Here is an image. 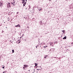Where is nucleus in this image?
<instances>
[{
    "label": "nucleus",
    "mask_w": 73,
    "mask_h": 73,
    "mask_svg": "<svg viewBox=\"0 0 73 73\" xmlns=\"http://www.w3.org/2000/svg\"><path fill=\"white\" fill-rule=\"evenodd\" d=\"M7 7H11V3H8L7 4Z\"/></svg>",
    "instance_id": "nucleus-1"
},
{
    "label": "nucleus",
    "mask_w": 73,
    "mask_h": 73,
    "mask_svg": "<svg viewBox=\"0 0 73 73\" xmlns=\"http://www.w3.org/2000/svg\"><path fill=\"white\" fill-rule=\"evenodd\" d=\"M23 66L25 68H27V67H28V65H26L25 64Z\"/></svg>",
    "instance_id": "nucleus-2"
},
{
    "label": "nucleus",
    "mask_w": 73,
    "mask_h": 73,
    "mask_svg": "<svg viewBox=\"0 0 73 73\" xmlns=\"http://www.w3.org/2000/svg\"><path fill=\"white\" fill-rule=\"evenodd\" d=\"M15 27H20V25H17L15 26Z\"/></svg>",
    "instance_id": "nucleus-3"
},
{
    "label": "nucleus",
    "mask_w": 73,
    "mask_h": 73,
    "mask_svg": "<svg viewBox=\"0 0 73 73\" xmlns=\"http://www.w3.org/2000/svg\"><path fill=\"white\" fill-rule=\"evenodd\" d=\"M2 5H3V3L0 2V7H1V6H2Z\"/></svg>",
    "instance_id": "nucleus-4"
},
{
    "label": "nucleus",
    "mask_w": 73,
    "mask_h": 73,
    "mask_svg": "<svg viewBox=\"0 0 73 73\" xmlns=\"http://www.w3.org/2000/svg\"><path fill=\"white\" fill-rule=\"evenodd\" d=\"M63 39H66V36H65L63 38Z\"/></svg>",
    "instance_id": "nucleus-5"
},
{
    "label": "nucleus",
    "mask_w": 73,
    "mask_h": 73,
    "mask_svg": "<svg viewBox=\"0 0 73 73\" xmlns=\"http://www.w3.org/2000/svg\"><path fill=\"white\" fill-rule=\"evenodd\" d=\"M47 56H48V55L45 56V57H44V58H46V57H48Z\"/></svg>",
    "instance_id": "nucleus-6"
},
{
    "label": "nucleus",
    "mask_w": 73,
    "mask_h": 73,
    "mask_svg": "<svg viewBox=\"0 0 73 73\" xmlns=\"http://www.w3.org/2000/svg\"><path fill=\"white\" fill-rule=\"evenodd\" d=\"M25 67H23V69L24 70H25Z\"/></svg>",
    "instance_id": "nucleus-7"
},
{
    "label": "nucleus",
    "mask_w": 73,
    "mask_h": 73,
    "mask_svg": "<svg viewBox=\"0 0 73 73\" xmlns=\"http://www.w3.org/2000/svg\"><path fill=\"white\" fill-rule=\"evenodd\" d=\"M36 70H41V69H38V68H37V69H36Z\"/></svg>",
    "instance_id": "nucleus-8"
},
{
    "label": "nucleus",
    "mask_w": 73,
    "mask_h": 73,
    "mask_svg": "<svg viewBox=\"0 0 73 73\" xmlns=\"http://www.w3.org/2000/svg\"><path fill=\"white\" fill-rule=\"evenodd\" d=\"M12 51L13 53H14V52H15L14 51V50H12Z\"/></svg>",
    "instance_id": "nucleus-9"
},
{
    "label": "nucleus",
    "mask_w": 73,
    "mask_h": 73,
    "mask_svg": "<svg viewBox=\"0 0 73 73\" xmlns=\"http://www.w3.org/2000/svg\"><path fill=\"white\" fill-rule=\"evenodd\" d=\"M53 44V42H51L50 43V45L51 46L52 45V44Z\"/></svg>",
    "instance_id": "nucleus-10"
},
{
    "label": "nucleus",
    "mask_w": 73,
    "mask_h": 73,
    "mask_svg": "<svg viewBox=\"0 0 73 73\" xmlns=\"http://www.w3.org/2000/svg\"><path fill=\"white\" fill-rule=\"evenodd\" d=\"M35 65L36 66H37V64H36V63H35Z\"/></svg>",
    "instance_id": "nucleus-11"
},
{
    "label": "nucleus",
    "mask_w": 73,
    "mask_h": 73,
    "mask_svg": "<svg viewBox=\"0 0 73 73\" xmlns=\"http://www.w3.org/2000/svg\"><path fill=\"white\" fill-rule=\"evenodd\" d=\"M23 2H24V3L25 1V0H23Z\"/></svg>",
    "instance_id": "nucleus-12"
},
{
    "label": "nucleus",
    "mask_w": 73,
    "mask_h": 73,
    "mask_svg": "<svg viewBox=\"0 0 73 73\" xmlns=\"http://www.w3.org/2000/svg\"><path fill=\"white\" fill-rule=\"evenodd\" d=\"M62 32H65V30L62 31Z\"/></svg>",
    "instance_id": "nucleus-13"
},
{
    "label": "nucleus",
    "mask_w": 73,
    "mask_h": 73,
    "mask_svg": "<svg viewBox=\"0 0 73 73\" xmlns=\"http://www.w3.org/2000/svg\"><path fill=\"white\" fill-rule=\"evenodd\" d=\"M43 48H46V46H44Z\"/></svg>",
    "instance_id": "nucleus-14"
},
{
    "label": "nucleus",
    "mask_w": 73,
    "mask_h": 73,
    "mask_svg": "<svg viewBox=\"0 0 73 73\" xmlns=\"http://www.w3.org/2000/svg\"><path fill=\"white\" fill-rule=\"evenodd\" d=\"M12 4H15V2H14L13 3H11Z\"/></svg>",
    "instance_id": "nucleus-15"
},
{
    "label": "nucleus",
    "mask_w": 73,
    "mask_h": 73,
    "mask_svg": "<svg viewBox=\"0 0 73 73\" xmlns=\"http://www.w3.org/2000/svg\"><path fill=\"white\" fill-rule=\"evenodd\" d=\"M25 5H26V2H25L24 3V4Z\"/></svg>",
    "instance_id": "nucleus-16"
},
{
    "label": "nucleus",
    "mask_w": 73,
    "mask_h": 73,
    "mask_svg": "<svg viewBox=\"0 0 73 73\" xmlns=\"http://www.w3.org/2000/svg\"><path fill=\"white\" fill-rule=\"evenodd\" d=\"M5 67V66H3V67H2V68H3V69H4V68Z\"/></svg>",
    "instance_id": "nucleus-17"
},
{
    "label": "nucleus",
    "mask_w": 73,
    "mask_h": 73,
    "mask_svg": "<svg viewBox=\"0 0 73 73\" xmlns=\"http://www.w3.org/2000/svg\"><path fill=\"white\" fill-rule=\"evenodd\" d=\"M41 9H40L39 10V11H41Z\"/></svg>",
    "instance_id": "nucleus-18"
},
{
    "label": "nucleus",
    "mask_w": 73,
    "mask_h": 73,
    "mask_svg": "<svg viewBox=\"0 0 73 73\" xmlns=\"http://www.w3.org/2000/svg\"><path fill=\"white\" fill-rule=\"evenodd\" d=\"M23 36H24V34H23L22 35V36H21V37H23Z\"/></svg>",
    "instance_id": "nucleus-19"
},
{
    "label": "nucleus",
    "mask_w": 73,
    "mask_h": 73,
    "mask_svg": "<svg viewBox=\"0 0 73 73\" xmlns=\"http://www.w3.org/2000/svg\"><path fill=\"white\" fill-rule=\"evenodd\" d=\"M22 4H24V2H23L22 3Z\"/></svg>",
    "instance_id": "nucleus-20"
},
{
    "label": "nucleus",
    "mask_w": 73,
    "mask_h": 73,
    "mask_svg": "<svg viewBox=\"0 0 73 73\" xmlns=\"http://www.w3.org/2000/svg\"><path fill=\"white\" fill-rule=\"evenodd\" d=\"M23 6H25V5L24 4H23Z\"/></svg>",
    "instance_id": "nucleus-21"
},
{
    "label": "nucleus",
    "mask_w": 73,
    "mask_h": 73,
    "mask_svg": "<svg viewBox=\"0 0 73 73\" xmlns=\"http://www.w3.org/2000/svg\"><path fill=\"white\" fill-rule=\"evenodd\" d=\"M48 47V46H46V47Z\"/></svg>",
    "instance_id": "nucleus-22"
},
{
    "label": "nucleus",
    "mask_w": 73,
    "mask_h": 73,
    "mask_svg": "<svg viewBox=\"0 0 73 73\" xmlns=\"http://www.w3.org/2000/svg\"><path fill=\"white\" fill-rule=\"evenodd\" d=\"M20 42L19 41L18 43H20Z\"/></svg>",
    "instance_id": "nucleus-23"
},
{
    "label": "nucleus",
    "mask_w": 73,
    "mask_h": 73,
    "mask_svg": "<svg viewBox=\"0 0 73 73\" xmlns=\"http://www.w3.org/2000/svg\"><path fill=\"white\" fill-rule=\"evenodd\" d=\"M5 73V72H3V73Z\"/></svg>",
    "instance_id": "nucleus-24"
},
{
    "label": "nucleus",
    "mask_w": 73,
    "mask_h": 73,
    "mask_svg": "<svg viewBox=\"0 0 73 73\" xmlns=\"http://www.w3.org/2000/svg\"><path fill=\"white\" fill-rule=\"evenodd\" d=\"M36 48H37V46H36Z\"/></svg>",
    "instance_id": "nucleus-25"
},
{
    "label": "nucleus",
    "mask_w": 73,
    "mask_h": 73,
    "mask_svg": "<svg viewBox=\"0 0 73 73\" xmlns=\"http://www.w3.org/2000/svg\"><path fill=\"white\" fill-rule=\"evenodd\" d=\"M50 1H51V0H49Z\"/></svg>",
    "instance_id": "nucleus-26"
},
{
    "label": "nucleus",
    "mask_w": 73,
    "mask_h": 73,
    "mask_svg": "<svg viewBox=\"0 0 73 73\" xmlns=\"http://www.w3.org/2000/svg\"><path fill=\"white\" fill-rule=\"evenodd\" d=\"M1 58V56H0V58Z\"/></svg>",
    "instance_id": "nucleus-27"
},
{
    "label": "nucleus",
    "mask_w": 73,
    "mask_h": 73,
    "mask_svg": "<svg viewBox=\"0 0 73 73\" xmlns=\"http://www.w3.org/2000/svg\"><path fill=\"white\" fill-rule=\"evenodd\" d=\"M17 14H18V13H17Z\"/></svg>",
    "instance_id": "nucleus-28"
},
{
    "label": "nucleus",
    "mask_w": 73,
    "mask_h": 73,
    "mask_svg": "<svg viewBox=\"0 0 73 73\" xmlns=\"http://www.w3.org/2000/svg\"><path fill=\"white\" fill-rule=\"evenodd\" d=\"M66 0V1H68V0Z\"/></svg>",
    "instance_id": "nucleus-29"
},
{
    "label": "nucleus",
    "mask_w": 73,
    "mask_h": 73,
    "mask_svg": "<svg viewBox=\"0 0 73 73\" xmlns=\"http://www.w3.org/2000/svg\"><path fill=\"white\" fill-rule=\"evenodd\" d=\"M26 1H27V0H26Z\"/></svg>",
    "instance_id": "nucleus-30"
},
{
    "label": "nucleus",
    "mask_w": 73,
    "mask_h": 73,
    "mask_svg": "<svg viewBox=\"0 0 73 73\" xmlns=\"http://www.w3.org/2000/svg\"><path fill=\"white\" fill-rule=\"evenodd\" d=\"M8 21H9V20H8Z\"/></svg>",
    "instance_id": "nucleus-31"
},
{
    "label": "nucleus",
    "mask_w": 73,
    "mask_h": 73,
    "mask_svg": "<svg viewBox=\"0 0 73 73\" xmlns=\"http://www.w3.org/2000/svg\"><path fill=\"white\" fill-rule=\"evenodd\" d=\"M6 28H7V27H6Z\"/></svg>",
    "instance_id": "nucleus-32"
},
{
    "label": "nucleus",
    "mask_w": 73,
    "mask_h": 73,
    "mask_svg": "<svg viewBox=\"0 0 73 73\" xmlns=\"http://www.w3.org/2000/svg\"><path fill=\"white\" fill-rule=\"evenodd\" d=\"M36 68H38V67H37Z\"/></svg>",
    "instance_id": "nucleus-33"
},
{
    "label": "nucleus",
    "mask_w": 73,
    "mask_h": 73,
    "mask_svg": "<svg viewBox=\"0 0 73 73\" xmlns=\"http://www.w3.org/2000/svg\"><path fill=\"white\" fill-rule=\"evenodd\" d=\"M4 66V65H3V66Z\"/></svg>",
    "instance_id": "nucleus-34"
},
{
    "label": "nucleus",
    "mask_w": 73,
    "mask_h": 73,
    "mask_svg": "<svg viewBox=\"0 0 73 73\" xmlns=\"http://www.w3.org/2000/svg\"><path fill=\"white\" fill-rule=\"evenodd\" d=\"M4 66V65H3V66Z\"/></svg>",
    "instance_id": "nucleus-35"
}]
</instances>
